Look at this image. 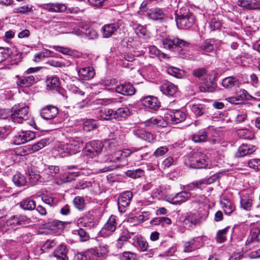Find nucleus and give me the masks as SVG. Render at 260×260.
Instances as JSON below:
<instances>
[{
    "label": "nucleus",
    "instance_id": "nucleus-37",
    "mask_svg": "<svg viewBox=\"0 0 260 260\" xmlns=\"http://www.w3.org/2000/svg\"><path fill=\"white\" fill-rule=\"evenodd\" d=\"M190 107L191 110L196 117L201 116L207 113V108L205 104H192Z\"/></svg>",
    "mask_w": 260,
    "mask_h": 260
},
{
    "label": "nucleus",
    "instance_id": "nucleus-35",
    "mask_svg": "<svg viewBox=\"0 0 260 260\" xmlns=\"http://www.w3.org/2000/svg\"><path fill=\"white\" fill-rule=\"evenodd\" d=\"M166 124V121L160 117H151L145 122V125L149 127H164Z\"/></svg>",
    "mask_w": 260,
    "mask_h": 260
},
{
    "label": "nucleus",
    "instance_id": "nucleus-39",
    "mask_svg": "<svg viewBox=\"0 0 260 260\" xmlns=\"http://www.w3.org/2000/svg\"><path fill=\"white\" fill-rule=\"evenodd\" d=\"M135 242L141 251H146L148 248V242L141 236H135L134 238Z\"/></svg>",
    "mask_w": 260,
    "mask_h": 260
},
{
    "label": "nucleus",
    "instance_id": "nucleus-63",
    "mask_svg": "<svg viewBox=\"0 0 260 260\" xmlns=\"http://www.w3.org/2000/svg\"><path fill=\"white\" fill-rule=\"evenodd\" d=\"M169 150L167 146H161L157 149L153 153V155L156 157H159L165 155Z\"/></svg>",
    "mask_w": 260,
    "mask_h": 260
},
{
    "label": "nucleus",
    "instance_id": "nucleus-48",
    "mask_svg": "<svg viewBox=\"0 0 260 260\" xmlns=\"http://www.w3.org/2000/svg\"><path fill=\"white\" fill-rule=\"evenodd\" d=\"M48 143V139H43L36 143L34 145L30 146L32 152L38 151L46 146Z\"/></svg>",
    "mask_w": 260,
    "mask_h": 260
},
{
    "label": "nucleus",
    "instance_id": "nucleus-4",
    "mask_svg": "<svg viewBox=\"0 0 260 260\" xmlns=\"http://www.w3.org/2000/svg\"><path fill=\"white\" fill-rule=\"evenodd\" d=\"M175 19L177 26L182 29L191 27L195 20L193 14L185 9H180L179 13L176 14Z\"/></svg>",
    "mask_w": 260,
    "mask_h": 260
},
{
    "label": "nucleus",
    "instance_id": "nucleus-55",
    "mask_svg": "<svg viewBox=\"0 0 260 260\" xmlns=\"http://www.w3.org/2000/svg\"><path fill=\"white\" fill-rule=\"evenodd\" d=\"M96 127L95 121L92 119L85 120L83 125V129L85 132H90Z\"/></svg>",
    "mask_w": 260,
    "mask_h": 260
},
{
    "label": "nucleus",
    "instance_id": "nucleus-12",
    "mask_svg": "<svg viewBox=\"0 0 260 260\" xmlns=\"http://www.w3.org/2000/svg\"><path fill=\"white\" fill-rule=\"evenodd\" d=\"M103 147V144L100 141H92L87 143L85 146L86 155L93 157L100 152Z\"/></svg>",
    "mask_w": 260,
    "mask_h": 260
},
{
    "label": "nucleus",
    "instance_id": "nucleus-61",
    "mask_svg": "<svg viewBox=\"0 0 260 260\" xmlns=\"http://www.w3.org/2000/svg\"><path fill=\"white\" fill-rule=\"evenodd\" d=\"M221 22L216 17H213L210 22V26L212 30L219 29L221 27Z\"/></svg>",
    "mask_w": 260,
    "mask_h": 260
},
{
    "label": "nucleus",
    "instance_id": "nucleus-62",
    "mask_svg": "<svg viewBox=\"0 0 260 260\" xmlns=\"http://www.w3.org/2000/svg\"><path fill=\"white\" fill-rule=\"evenodd\" d=\"M75 180L74 175L72 174H69L63 177V178L60 179V180L57 181L56 183L58 185H61L63 183L72 182Z\"/></svg>",
    "mask_w": 260,
    "mask_h": 260
},
{
    "label": "nucleus",
    "instance_id": "nucleus-51",
    "mask_svg": "<svg viewBox=\"0 0 260 260\" xmlns=\"http://www.w3.org/2000/svg\"><path fill=\"white\" fill-rule=\"evenodd\" d=\"M252 201L251 197L249 196L242 197L240 200L241 207L245 210H250L252 206Z\"/></svg>",
    "mask_w": 260,
    "mask_h": 260
},
{
    "label": "nucleus",
    "instance_id": "nucleus-7",
    "mask_svg": "<svg viewBox=\"0 0 260 260\" xmlns=\"http://www.w3.org/2000/svg\"><path fill=\"white\" fill-rule=\"evenodd\" d=\"M17 85L21 87H28L37 83L39 78L37 75H29L24 73L22 76L16 75Z\"/></svg>",
    "mask_w": 260,
    "mask_h": 260
},
{
    "label": "nucleus",
    "instance_id": "nucleus-33",
    "mask_svg": "<svg viewBox=\"0 0 260 260\" xmlns=\"http://www.w3.org/2000/svg\"><path fill=\"white\" fill-rule=\"evenodd\" d=\"M67 252V247L64 245L60 244L54 250V255L57 260H68Z\"/></svg>",
    "mask_w": 260,
    "mask_h": 260
},
{
    "label": "nucleus",
    "instance_id": "nucleus-43",
    "mask_svg": "<svg viewBox=\"0 0 260 260\" xmlns=\"http://www.w3.org/2000/svg\"><path fill=\"white\" fill-rule=\"evenodd\" d=\"M74 260H93L89 249L75 254Z\"/></svg>",
    "mask_w": 260,
    "mask_h": 260
},
{
    "label": "nucleus",
    "instance_id": "nucleus-40",
    "mask_svg": "<svg viewBox=\"0 0 260 260\" xmlns=\"http://www.w3.org/2000/svg\"><path fill=\"white\" fill-rule=\"evenodd\" d=\"M191 193L187 191H182L177 193L173 198V203L176 204L179 202H183L189 199Z\"/></svg>",
    "mask_w": 260,
    "mask_h": 260
},
{
    "label": "nucleus",
    "instance_id": "nucleus-53",
    "mask_svg": "<svg viewBox=\"0 0 260 260\" xmlns=\"http://www.w3.org/2000/svg\"><path fill=\"white\" fill-rule=\"evenodd\" d=\"M237 134L239 137L244 139L250 140L252 139L253 137L251 132L247 128L238 130Z\"/></svg>",
    "mask_w": 260,
    "mask_h": 260
},
{
    "label": "nucleus",
    "instance_id": "nucleus-2",
    "mask_svg": "<svg viewBox=\"0 0 260 260\" xmlns=\"http://www.w3.org/2000/svg\"><path fill=\"white\" fill-rule=\"evenodd\" d=\"M126 155L127 153H123L121 150H119L108 157L103 159L101 162L103 164V167L100 169L99 172L104 173L114 170L116 168L114 164L124 160L126 158Z\"/></svg>",
    "mask_w": 260,
    "mask_h": 260
},
{
    "label": "nucleus",
    "instance_id": "nucleus-20",
    "mask_svg": "<svg viewBox=\"0 0 260 260\" xmlns=\"http://www.w3.org/2000/svg\"><path fill=\"white\" fill-rule=\"evenodd\" d=\"M44 9L53 13H62L67 10V6L62 3L56 2L45 4Z\"/></svg>",
    "mask_w": 260,
    "mask_h": 260
},
{
    "label": "nucleus",
    "instance_id": "nucleus-50",
    "mask_svg": "<svg viewBox=\"0 0 260 260\" xmlns=\"http://www.w3.org/2000/svg\"><path fill=\"white\" fill-rule=\"evenodd\" d=\"M144 171L141 169H138L135 170H128L126 172L127 176L133 179H137L144 175Z\"/></svg>",
    "mask_w": 260,
    "mask_h": 260
},
{
    "label": "nucleus",
    "instance_id": "nucleus-45",
    "mask_svg": "<svg viewBox=\"0 0 260 260\" xmlns=\"http://www.w3.org/2000/svg\"><path fill=\"white\" fill-rule=\"evenodd\" d=\"M20 207L24 210H33L36 208V203L35 201L29 199H26L20 203Z\"/></svg>",
    "mask_w": 260,
    "mask_h": 260
},
{
    "label": "nucleus",
    "instance_id": "nucleus-27",
    "mask_svg": "<svg viewBox=\"0 0 260 260\" xmlns=\"http://www.w3.org/2000/svg\"><path fill=\"white\" fill-rule=\"evenodd\" d=\"M255 150L254 146L243 144L239 147L236 155L238 157H242L247 154H252Z\"/></svg>",
    "mask_w": 260,
    "mask_h": 260
},
{
    "label": "nucleus",
    "instance_id": "nucleus-49",
    "mask_svg": "<svg viewBox=\"0 0 260 260\" xmlns=\"http://www.w3.org/2000/svg\"><path fill=\"white\" fill-rule=\"evenodd\" d=\"M204 184H205V179L193 181L186 185L184 188L188 190H193L195 189L200 188L201 186Z\"/></svg>",
    "mask_w": 260,
    "mask_h": 260
},
{
    "label": "nucleus",
    "instance_id": "nucleus-9",
    "mask_svg": "<svg viewBox=\"0 0 260 260\" xmlns=\"http://www.w3.org/2000/svg\"><path fill=\"white\" fill-rule=\"evenodd\" d=\"M35 137V133L30 131H22L15 135L13 142L16 145H20L34 139Z\"/></svg>",
    "mask_w": 260,
    "mask_h": 260
},
{
    "label": "nucleus",
    "instance_id": "nucleus-21",
    "mask_svg": "<svg viewBox=\"0 0 260 260\" xmlns=\"http://www.w3.org/2000/svg\"><path fill=\"white\" fill-rule=\"evenodd\" d=\"M83 141L78 137H72L70 139L69 143H67L69 150L72 154L80 151L83 146Z\"/></svg>",
    "mask_w": 260,
    "mask_h": 260
},
{
    "label": "nucleus",
    "instance_id": "nucleus-59",
    "mask_svg": "<svg viewBox=\"0 0 260 260\" xmlns=\"http://www.w3.org/2000/svg\"><path fill=\"white\" fill-rule=\"evenodd\" d=\"M121 260H138V255L130 251H124L120 256Z\"/></svg>",
    "mask_w": 260,
    "mask_h": 260
},
{
    "label": "nucleus",
    "instance_id": "nucleus-26",
    "mask_svg": "<svg viewBox=\"0 0 260 260\" xmlns=\"http://www.w3.org/2000/svg\"><path fill=\"white\" fill-rule=\"evenodd\" d=\"M142 104L145 107L150 109H156L160 106V103L156 97L148 96L142 99Z\"/></svg>",
    "mask_w": 260,
    "mask_h": 260
},
{
    "label": "nucleus",
    "instance_id": "nucleus-18",
    "mask_svg": "<svg viewBox=\"0 0 260 260\" xmlns=\"http://www.w3.org/2000/svg\"><path fill=\"white\" fill-rule=\"evenodd\" d=\"M58 113V109L51 105H48L43 108L40 111L42 117L46 120L53 119L57 115Z\"/></svg>",
    "mask_w": 260,
    "mask_h": 260
},
{
    "label": "nucleus",
    "instance_id": "nucleus-17",
    "mask_svg": "<svg viewBox=\"0 0 260 260\" xmlns=\"http://www.w3.org/2000/svg\"><path fill=\"white\" fill-rule=\"evenodd\" d=\"M132 197L133 193L130 191H125L120 194L118 200V205L121 212L124 211V208L129 205Z\"/></svg>",
    "mask_w": 260,
    "mask_h": 260
},
{
    "label": "nucleus",
    "instance_id": "nucleus-28",
    "mask_svg": "<svg viewBox=\"0 0 260 260\" xmlns=\"http://www.w3.org/2000/svg\"><path fill=\"white\" fill-rule=\"evenodd\" d=\"M160 91L166 95L173 96L177 90V87L174 84L165 81L160 86Z\"/></svg>",
    "mask_w": 260,
    "mask_h": 260
},
{
    "label": "nucleus",
    "instance_id": "nucleus-23",
    "mask_svg": "<svg viewBox=\"0 0 260 260\" xmlns=\"http://www.w3.org/2000/svg\"><path fill=\"white\" fill-rule=\"evenodd\" d=\"M116 92L125 95H132L135 93V89L130 83L121 84L116 86Z\"/></svg>",
    "mask_w": 260,
    "mask_h": 260
},
{
    "label": "nucleus",
    "instance_id": "nucleus-5",
    "mask_svg": "<svg viewBox=\"0 0 260 260\" xmlns=\"http://www.w3.org/2000/svg\"><path fill=\"white\" fill-rule=\"evenodd\" d=\"M162 45L165 48L171 51H176L181 54V51H186L189 46V44L178 38H167L162 40Z\"/></svg>",
    "mask_w": 260,
    "mask_h": 260
},
{
    "label": "nucleus",
    "instance_id": "nucleus-41",
    "mask_svg": "<svg viewBox=\"0 0 260 260\" xmlns=\"http://www.w3.org/2000/svg\"><path fill=\"white\" fill-rule=\"evenodd\" d=\"M13 181L15 184L18 187L25 186L27 183L25 177L20 173H17L14 175Z\"/></svg>",
    "mask_w": 260,
    "mask_h": 260
},
{
    "label": "nucleus",
    "instance_id": "nucleus-42",
    "mask_svg": "<svg viewBox=\"0 0 260 260\" xmlns=\"http://www.w3.org/2000/svg\"><path fill=\"white\" fill-rule=\"evenodd\" d=\"M207 139V135L205 130L199 131L197 134L192 136V140L195 143L205 142Z\"/></svg>",
    "mask_w": 260,
    "mask_h": 260
},
{
    "label": "nucleus",
    "instance_id": "nucleus-11",
    "mask_svg": "<svg viewBox=\"0 0 260 260\" xmlns=\"http://www.w3.org/2000/svg\"><path fill=\"white\" fill-rule=\"evenodd\" d=\"M116 216L111 215L102 229L100 233L103 237H108L113 234L117 228Z\"/></svg>",
    "mask_w": 260,
    "mask_h": 260
},
{
    "label": "nucleus",
    "instance_id": "nucleus-60",
    "mask_svg": "<svg viewBox=\"0 0 260 260\" xmlns=\"http://www.w3.org/2000/svg\"><path fill=\"white\" fill-rule=\"evenodd\" d=\"M11 53L12 51L10 48L0 47V62L7 59Z\"/></svg>",
    "mask_w": 260,
    "mask_h": 260
},
{
    "label": "nucleus",
    "instance_id": "nucleus-64",
    "mask_svg": "<svg viewBox=\"0 0 260 260\" xmlns=\"http://www.w3.org/2000/svg\"><path fill=\"white\" fill-rule=\"evenodd\" d=\"M114 136V134H112V136H109L110 138L105 139V145H108L111 147H114L118 145V142L116 138H113Z\"/></svg>",
    "mask_w": 260,
    "mask_h": 260
},
{
    "label": "nucleus",
    "instance_id": "nucleus-30",
    "mask_svg": "<svg viewBox=\"0 0 260 260\" xmlns=\"http://www.w3.org/2000/svg\"><path fill=\"white\" fill-rule=\"evenodd\" d=\"M130 114V111L128 108H119L116 110H114L113 118L118 121H121L127 118Z\"/></svg>",
    "mask_w": 260,
    "mask_h": 260
},
{
    "label": "nucleus",
    "instance_id": "nucleus-10",
    "mask_svg": "<svg viewBox=\"0 0 260 260\" xmlns=\"http://www.w3.org/2000/svg\"><path fill=\"white\" fill-rule=\"evenodd\" d=\"M123 153L127 154L126 157L131 154H135L138 160L145 159L147 157L149 152L146 146L143 147H134L129 149H124L122 150Z\"/></svg>",
    "mask_w": 260,
    "mask_h": 260
},
{
    "label": "nucleus",
    "instance_id": "nucleus-44",
    "mask_svg": "<svg viewBox=\"0 0 260 260\" xmlns=\"http://www.w3.org/2000/svg\"><path fill=\"white\" fill-rule=\"evenodd\" d=\"M131 237L130 233L128 231H124L117 240V247L118 248H121L124 244Z\"/></svg>",
    "mask_w": 260,
    "mask_h": 260
},
{
    "label": "nucleus",
    "instance_id": "nucleus-25",
    "mask_svg": "<svg viewBox=\"0 0 260 260\" xmlns=\"http://www.w3.org/2000/svg\"><path fill=\"white\" fill-rule=\"evenodd\" d=\"M59 168L57 166H49L45 169L42 173L44 181H48L52 179L59 172Z\"/></svg>",
    "mask_w": 260,
    "mask_h": 260
},
{
    "label": "nucleus",
    "instance_id": "nucleus-36",
    "mask_svg": "<svg viewBox=\"0 0 260 260\" xmlns=\"http://www.w3.org/2000/svg\"><path fill=\"white\" fill-rule=\"evenodd\" d=\"M46 84L48 88L51 90L60 91L59 79L57 77H50L46 80Z\"/></svg>",
    "mask_w": 260,
    "mask_h": 260
},
{
    "label": "nucleus",
    "instance_id": "nucleus-57",
    "mask_svg": "<svg viewBox=\"0 0 260 260\" xmlns=\"http://www.w3.org/2000/svg\"><path fill=\"white\" fill-rule=\"evenodd\" d=\"M42 199L45 204L50 206H56L58 202V199L52 196H44L42 197Z\"/></svg>",
    "mask_w": 260,
    "mask_h": 260
},
{
    "label": "nucleus",
    "instance_id": "nucleus-24",
    "mask_svg": "<svg viewBox=\"0 0 260 260\" xmlns=\"http://www.w3.org/2000/svg\"><path fill=\"white\" fill-rule=\"evenodd\" d=\"M222 85L226 89H232L239 87V80L235 76L227 77L222 80Z\"/></svg>",
    "mask_w": 260,
    "mask_h": 260
},
{
    "label": "nucleus",
    "instance_id": "nucleus-16",
    "mask_svg": "<svg viewBox=\"0 0 260 260\" xmlns=\"http://www.w3.org/2000/svg\"><path fill=\"white\" fill-rule=\"evenodd\" d=\"M89 249L93 260L97 258H102L108 252V246L104 243H101L98 247L94 248Z\"/></svg>",
    "mask_w": 260,
    "mask_h": 260
},
{
    "label": "nucleus",
    "instance_id": "nucleus-1",
    "mask_svg": "<svg viewBox=\"0 0 260 260\" xmlns=\"http://www.w3.org/2000/svg\"><path fill=\"white\" fill-rule=\"evenodd\" d=\"M5 211L0 210V232L4 233L12 228L18 225H25L31 222V219L23 214L12 215L6 219H3Z\"/></svg>",
    "mask_w": 260,
    "mask_h": 260
},
{
    "label": "nucleus",
    "instance_id": "nucleus-34",
    "mask_svg": "<svg viewBox=\"0 0 260 260\" xmlns=\"http://www.w3.org/2000/svg\"><path fill=\"white\" fill-rule=\"evenodd\" d=\"M114 110L111 109H102L97 112L96 117L101 120H110L114 119Z\"/></svg>",
    "mask_w": 260,
    "mask_h": 260
},
{
    "label": "nucleus",
    "instance_id": "nucleus-22",
    "mask_svg": "<svg viewBox=\"0 0 260 260\" xmlns=\"http://www.w3.org/2000/svg\"><path fill=\"white\" fill-rule=\"evenodd\" d=\"M148 17L150 19L160 22L166 21L167 19V16L160 9L151 10L148 14Z\"/></svg>",
    "mask_w": 260,
    "mask_h": 260
},
{
    "label": "nucleus",
    "instance_id": "nucleus-14",
    "mask_svg": "<svg viewBox=\"0 0 260 260\" xmlns=\"http://www.w3.org/2000/svg\"><path fill=\"white\" fill-rule=\"evenodd\" d=\"M237 4L245 10H260V0H238Z\"/></svg>",
    "mask_w": 260,
    "mask_h": 260
},
{
    "label": "nucleus",
    "instance_id": "nucleus-56",
    "mask_svg": "<svg viewBox=\"0 0 260 260\" xmlns=\"http://www.w3.org/2000/svg\"><path fill=\"white\" fill-rule=\"evenodd\" d=\"M88 27L89 26L87 24L81 22L74 29L73 31L77 35H83Z\"/></svg>",
    "mask_w": 260,
    "mask_h": 260
},
{
    "label": "nucleus",
    "instance_id": "nucleus-31",
    "mask_svg": "<svg viewBox=\"0 0 260 260\" xmlns=\"http://www.w3.org/2000/svg\"><path fill=\"white\" fill-rule=\"evenodd\" d=\"M44 226L45 228L51 230L54 233H57L63 229L62 222L56 220L50 221L45 223Z\"/></svg>",
    "mask_w": 260,
    "mask_h": 260
},
{
    "label": "nucleus",
    "instance_id": "nucleus-3",
    "mask_svg": "<svg viewBox=\"0 0 260 260\" xmlns=\"http://www.w3.org/2000/svg\"><path fill=\"white\" fill-rule=\"evenodd\" d=\"M185 165L188 168L193 169L205 168L208 165V158L206 154L201 152H194L188 156Z\"/></svg>",
    "mask_w": 260,
    "mask_h": 260
},
{
    "label": "nucleus",
    "instance_id": "nucleus-29",
    "mask_svg": "<svg viewBox=\"0 0 260 260\" xmlns=\"http://www.w3.org/2000/svg\"><path fill=\"white\" fill-rule=\"evenodd\" d=\"M78 74L82 80H89L94 76L95 72L92 67H88L80 69L78 71Z\"/></svg>",
    "mask_w": 260,
    "mask_h": 260
},
{
    "label": "nucleus",
    "instance_id": "nucleus-6",
    "mask_svg": "<svg viewBox=\"0 0 260 260\" xmlns=\"http://www.w3.org/2000/svg\"><path fill=\"white\" fill-rule=\"evenodd\" d=\"M28 107L23 105H15L11 109L9 120L14 122L22 123L28 117Z\"/></svg>",
    "mask_w": 260,
    "mask_h": 260
},
{
    "label": "nucleus",
    "instance_id": "nucleus-52",
    "mask_svg": "<svg viewBox=\"0 0 260 260\" xmlns=\"http://www.w3.org/2000/svg\"><path fill=\"white\" fill-rule=\"evenodd\" d=\"M229 228H225L222 230H219L216 234V241L219 243H223L226 240V235L228 233Z\"/></svg>",
    "mask_w": 260,
    "mask_h": 260
},
{
    "label": "nucleus",
    "instance_id": "nucleus-19",
    "mask_svg": "<svg viewBox=\"0 0 260 260\" xmlns=\"http://www.w3.org/2000/svg\"><path fill=\"white\" fill-rule=\"evenodd\" d=\"M133 133L137 137L140 138L149 143L154 142L155 137L151 133L146 131L143 128H135L133 131Z\"/></svg>",
    "mask_w": 260,
    "mask_h": 260
},
{
    "label": "nucleus",
    "instance_id": "nucleus-13",
    "mask_svg": "<svg viewBox=\"0 0 260 260\" xmlns=\"http://www.w3.org/2000/svg\"><path fill=\"white\" fill-rule=\"evenodd\" d=\"M221 42L214 39H208L203 42L200 46V50L203 54L207 55L214 51V47L218 48Z\"/></svg>",
    "mask_w": 260,
    "mask_h": 260
},
{
    "label": "nucleus",
    "instance_id": "nucleus-58",
    "mask_svg": "<svg viewBox=\"0 0 260 260\" xmlns=\"http://www.w3.org/2000/svg\"><path fill=\"white\" fill-rule=\"evenodd\" d=\"M73 203L76 208L82 210L85 207V203L83 198L81 197L77 196L73 200Z\"/></svg>",
    "mask_w": 260,
    "mask_h": 260
},
{
    "label": "nucleus",
    "instance_id": "nucleus-46",
    "mask_svg": "<svg viewBox=\"0 0 260 260\" xmlns=\"http://www.w3.org/2000/svg\"><path fill=\"white\" fill-rule=\"evenodd\" d=\"M57 151H58V154L61 157H65L69 155H72L70 151L69 150L68 146L67 143L60 144L57 147Z\"/></svg>",
    "mask_w": 260,
    "mask_h": 260
},
{
    "label": "nucleus",
    "instance_id": "nucleus-32",
    "mask_svg": "<svg viewBox=\"0 0 260 260\" xmlns=\"http://www.w3.org/2000/svg\"><path fill=\"white\" fill-rule=\"evenodd\" d=\"M119 27V25L117 23L105 25L102 28L103 36L105 38L110 37Z\"/></svg>",
    "mask_w": 260,
    "mask_h": 260
},
{
    "label": "nucleus",
    "instance_id": "nucleus-15",
    "mask_svg": "<svg viewBox=\"0 0 260 260\" xmlns=\"http://www.w3.org/2000/svg\"><path fill=\"white\" fill-rule=\"evenodd\" d=\"M259 235L260 229L257 226L253 225L250 231V235L245 242V245L249 248L254 246L259 241Z\"/></svg>",
    "mask_w": 260,
    "mask_h": 260
},
{
    "label": "nucleus",
    "instance_id": "nucleus-54",
    "mask_svg": "<svg viewBox=\"0 0 260 260\" xmlns=\"http://www.w3.org/2000/svg\"><path fill=\"white\" fill-rule=\"evenodd\" d=\"M90 4L93 6L101 7L106 6V3H111L113 5H116L115 2L112 0H88Z\"/></svg>",
    "mask_w": 260,
    "mask_h": 260
},
{
    "label": "nucleus",
    "instance_id": "nucleus-47",
    "mask_svg": "<svg viewBox=\"0 0 260 260\" xmlns=\"http://www.w3.org/2000/svg\"><path fill=\"white\" fill-rule=\"evenodd\" d=\"M73 234L79 237V240L81 242L87 241L89 239V236L86 231L82 228H79L73 231Z\"/></svg>",
    "mask_w": 260,
    "mask_h": 260
},
{
    "label": "nucleus",
    "instance_id": "nucleus-8",
    "mask_svg": "<svg viewBox=\"0 0 260 260\" xmlns=\"http://www.w3.org/2000/svg\"><path fill=\"white\" fill-rule=\"evenodd\" d=\"M166 123L177 124L182 122L186 118V114L180 110L169 111L165 114Z\"/></svg>",
    "mask_w": 260,
    "mask_h": 260
},
{
    "label": "nucleus",
    "instance_id": "nucleus-38",
    "mask_svg": "<svg viewBox=\"0 0 260 260\" xmlns=\"http://www.w3.org/2000/svg\"><path fill=\"white\" fill-rule=\"evenodd\" d=\"M197 216L193 213H190L183 220V224L186 228H192L198 222Z\"/></svg>",
    "mask_w": 260,
    "mask_h": 260
}]
</instances>
